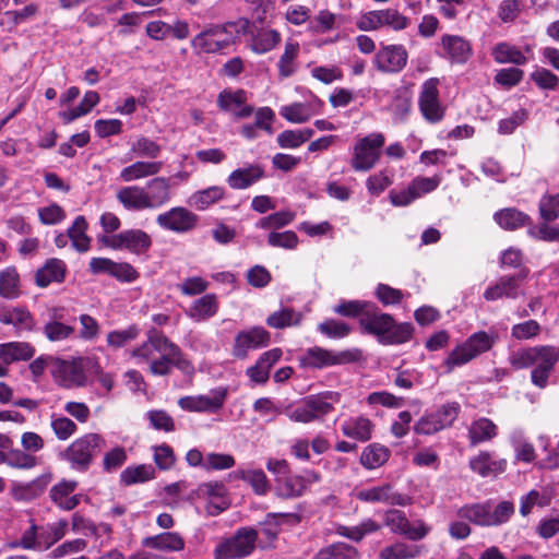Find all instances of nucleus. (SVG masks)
Masks as SVG:
<instances>
[{
  "label": "nucleus",
  "mask_w": 559,
  "mask_h": 559,
  "mask_svg": "<svg viewBox=\"0 0 559 559\" xmlns=\"http://www.w3.org/2000/svg\"><path fill=\"white\" fill-rule=\"evenodd\" d=\"M413 335V326L411 323H395L394 319L392 320V326L388 331L386 335L383 338V344H402L406 343L412 338Z\"/></svg>",
  "instance_id": "obj_58"
},
{
  "label": "nucleus",
  "mask_w": 559,
  "mask_h": 559,
  "mask_svg": "<svg viewBox=\"0 0 559 559\" xmlns=\"http://www.w3.org/2000/svg\"><path fill=\"white\" fill-rule=\"evenodd\" d=\"M258 533L250 527H242L228 539L221 542L214 549V559H241L255 548Z\"/></svg>",
  "instance_id": "obj_8"
},
{
  "label": "nucleus",
  "mask_w": 559,
  "mask_h": 559,
  "mask_svg": "<svg viewBox=\"0 0 559 559\" xmlns=\"http://www.w3.org/2000/svg\"><path fill=\"white\" fill-rule=\"evenodd\" d=\"M271 341L270 332L262 326H252L240 331L233 345V355L236 358L243 359L249 350L258 349L269 345Z\"/></svg>",
  "instance_id": "obj_13"
},
{
  "label": "nucleus",
  "mask_w": 559,
  "mask_h": 559,
  "mask_svg": "<svg viewBox=\"0 0 559 559\" xmlns=\"http://www.w3.org/2000/svg\"><path fill=\"white\" fill-rule=\"evenodd\" d=\"M374 425L365 416H356L346 419L342 424V432L345 437L366 442L371 439Z\"/></svg>",
  "instance_id": "obj_26"
},
{
  "label": "nucleus",
  "mask_w": 559,
  "mask_h": 559,
  "mask_svg": "<svg viewBox=\"0 0 559 559\" xmlns=\"http://www.w3.org/2000/svg\"><path fill=\"white\" fill-rule=\"evenodd\" d=\"M143 188L148 210L159 209L171 199L170 180L166 177L155 176Z\"/></svg>",
  "instance_id": "obj_21"
},
{
  "label": "nucleus",
  "mask_w": 559,
  "mask_h": 559,
  "mask_svg": "<svg viewBox=\"0 0 559 559\" xmlns=\"http://www.w3.org/2000/svg\"><path fill=\"white\" fill-rule=\"evenodd\" d=\"M457 516L479 526H491L490 502L463 506L457 510Z\"/></svg>",
  "instance_id": "obj_33"
},
{
  "label": "nucleus",
  "mask_w": 559,
  "mask_h": 559,
  "mask_svg": "<svg viewBox=\"0 0 559 559\" xmlns=\"http://www.w3.org/2000/svg\"><path fill=\"white\" fill-rule=\"evenodd\" d=\"M75 480H62L50 489V498L60 509L73 510L81 501V495H72L76 489Z\"/></svg>",
  "instance_id": "obj_23"
},
{
  "label": "nucleus",
  "mask_w": 559,
  "mask_h": 559,
  "mask_svg": "<svg viewBox=\"0 0 559 559\" xmlns=\"http://www.w3.org/2000/svg\"><path fill=\"white\" fill-rule=\"evenodd\" d=\"M392 316L379 311L376 305H373V307H369L367 311L364 312L359 319V323L367 333L378 336L379 341L382 343L390 326H392Z\"/></svg>",
  "instance_id": "obj_20"
},
{
  "label": "nucleus",
  "mask_w": 559,
  "mask_h": 559,
  "mask_svg": "<svg viewBox=\"0 0 559 559\" xmlns=\"http://www.w3.org/2000/svg\"><path fill=\"white\" fill-rule=\"evenodd\" d=\"M224 188L213 186L204 190L197 191L191 197V203L199 210H204L224 197Z\"/></svg>",
  "instance_id": "obj_52"
},
{
  "label": "nucleus",
  "mask_w": 559,
  "mask_h": 559,
  "mask_svg": "<svg viewBox=\"0 0 559 559\" xmlns=\"http://www.w3.org/2000/svg\"><path fill=\"white\" fill-rule=\"evenodd\" d=\"M358 29L372 32L383 27L382 10H373L362 13L356 22Z\"/></svg>",
  "instance_id": "obj_63"
},
{
  "label": "nucleus",
  "mask_w": 559,
  "mask_h": 559,
  "mask_svg": "<svg viewBox=\"0 0 559 559\" xmlns=\"http://www.w3.org/2000/svg\"><path fill=\"white\" fill-rule=\"evenodd\" d=\"M247 93L243 90H224L217 97V105L224 111L231 112L237 118H247L253 112V107L247 105Z\"/></svg>",
  "instance_id": "obj_18"
},
{
  "label": "nucleus",
  "mask_w": 559,
  "mask_h": 559,
  "mask_svg": "<svg viewBox=\"0 0 559 559\" xmlns=\"http://www.w3.org/2000/svg\"><path fill=\"white\" fill-rule=\"evenodd\" d=\"M52 374L56 382L64 388H79L86 383V374L80 360L58 361Z\"/></svg>",
  "instance_id": "obj_17"
},
{
  "label": "nucleus",
  "mask_w": 559,
  "mask_h": 559,
  "mask_svg": "<svg viewBox=\"0 0 559 559\" xmlns=\"http://www.w3.org/2000/svg\"><path fill=\"white\" fill-rule=\"evenodd\" d=\"M130 355L136 359L138 364H147L148 370L154 376H167L173 367L185 374H191L194 371L192 364L179 346L155 329L147 332L146 341L134 347Z\"/></svg>",
  "instance_id": "obj_1"
},
{
  "label": "nucleus",
  "mask_w": 559,
  "mask_h": 559,
  "mask_svg": "<svg viewBox=\"0 0 559 559\" xmlns=\"http://www.w3.org/2000/svg\"><path fill=\"white\" fill-rule=\"evenodd\" d=\"M267 243L271 247L294 250L297 248L299 239L293 230L271 231L267 236Z\"/></svg>",
  "instance_id": "obj_59"
},
{
  "label": "nucleus",
  "mask_w": 559,
  "mask_h": 559,
  "mask_svg": "<svg viewBox=\"0 0 559 559\" xmlns=\"http://www.w3.org/2000/svg\"><path fill=\"white\" fill-rule=\"evenodd\" d=\"M263 176V168L258 164H252L231 171L227 178V183L233 189L242 190L259 181Z\"/></svg>",
  "instance_id": "obj_28"
},
{
  "label": "nucleus",
  "mask_w": 559,
  "mask_h": 559,
  "mask_svg": "<svg viewBox=\"0 0 559 559\" xmlns=\"http://www.w3.org/2000/svg\"><path fill=\"white\" fill-rule=\"evenodd\" d=\"M356 498L365 502H382L391 506H406L408 497L393 491L388 484L371 488H365L356 493Z\"/></svg>",
  "instance_id": "obj_19"
},
{
  "label": "nucleus",
  "mask_w": 559,
  "mask_h": 559,
  "mask_svg": "<svg viewBox=\"0 0 559 559\" xmlns=\"http://www.w3.org/2000/svg\"><path fill=\"white\" fill-rule=\"evenodd\" d=\"M100 100V97L95 91H87L80 105L71 108L67 111H62L59 114L64 123H71L75 119L87 115Z\"/></svg>",
  "instance_id": "obj_39"
},
{
  "label": "nucleus",
  "mask_w": 559,
  "mask_h": 559,
  "mask_svg": "<svg viewBox=\"0 0 559 559\" xmlns=\"http://www.w3.org/2000/svg\"><path fill=\"white\" fill-rule=\"evenodd\" d=\"M50 426L59 440H68L76 432L75 423L61 415L53 414L51 416Z\"/></svg>",
  "instance_id": "obj_60"
},
{
  "label": "nucleus",
  "mask_w": 559,
  "mask_h": 559,
  "mask_svg": "<svg viewBox=\"0 0 559 559\" xmlns=\"http://www.w3.org/2000/svg\"><path fill=\"white\" fill-rule=\"evenodd\" d=\"M0 463H4L14 468H32L37 465L35 456L21 450H13L8 453L0 451Z\"/></svg>",
  "instance_id": "obj_51"
},
{
  "label": "nucleus",
  "mask_w": 559,
  "mask_h": 559,
  "mask_svg": "<svg viewBox=\"0 0 559 559\" xmlns=\"http://www.w3.org/2000/svg\"><path fill=\"white\" fill-rule=\"evenodd\" d=\"M471 468L483 477L504 471L506 461H492L487 452H481L469 461Z\"/></svg>",
  "instance_id": "obj_41"
},
{
  "label": "nucleus",
  "mask_w": 559,
  "mask_h": 559,
  "mask_svg": "<svg viewBox=\"0 0 559 559\" xmlns=\"http://www.w3.org/2000/svg\"><path fill=\"white\" fill-rule=\"evenodd\" d=\"M159 227L182 234L192 230L198 224V216L182 206L171 207L156 217Z\"/></svg>",
  "instance_id": "obj_12"
},
{
  "label": "nucleus",
  "mask_w": 559,
  "mask_h": 559,
  "mask_svg": "<svg viewBox=\"0 0 559 559\" xmlns=\"http://www.w3.org/2000/svg\"><path fill=\"white\" fill-rule=\"evenodd\" d=\"M384 143L385 138L379 132L359 138L353 146L352 168L360 173L372 169L381 157Z\"/></svg>",
  "instance_id": "obj_6"
},
{
  "label": "nucleus",
  "mask_w": 559,
  "mask_h": 559,
  "mask_svg": "<svg viewBox=\"0 0 559 559\" xmlns=\"http://www.w3.org/2000/svg\"><path fill=\"white\" fill-rule=\"evenodd\" d=\"M0 296L7 299L20 296V276L14 267L0 271Z\"/></svg>",
  "instance_id": "obj_46"
},
{
  "label": "nucleus",
  "mask_w": 559,
  "mask_h": 559,
  "mask_svg": "<svg viewBox=\"0 0 559 559\" xmlns=\"http://www.w3.org/2000/svg\"><path fill=\"white\" fill-rule=\"evenodd\" d=\"M439 80L431 78L426 80L419 92L418 107L424 119L430 123L440 122L445 114L439 95Z\"/></svg>",
  "instance_id": "obj_10"
},
{
  "label": "nucleus",
  "mask_w": 559,
  "mask_h": 559,
  "mask_svg": "<svg viewBox=\"0 0 559 559\" xmlns=\"http://www.w3.org/2000/svg\"><path fill=\"white\" fill-rule=\"evenodd\" d=\"M155 471L151 465H138L135 467H127L120 475V479L126 485L144 483L154 478Z\"/></svg>",
  "instance_id": "obj_55"
},
{
  "label": "nucleus",
  "mask_w": 559,
  "mask_h": 559,
  "mask_svg": "<svg viewBox=\"0 0 559 559\" xmlns=\"http://www.w3.org/2000/svg\"><path fill=\"white\" fill-rule=\"evenodd\" d=\"M44 334L51 342H59L71 337L74 334V328L57 320V317L44 325Z\"/></svg>",
  "instance_id": "obj_56"
},
{
  "label": "nucleus",
  "mask_w": 559,
  "mask_h": 559,
  "mask_svg": "<svg viewBox=\"0 0 559 559\" xmlns=\"http://www.w3.org/2000/svg\"><path fill=\"white\" fill-rule=\"evenodd\" d=\"M35 354L34 347L26 342H9L0 344V360L8 366L16 361L31 359Z\"/></svg>",
  "instance_id": "obj_31"
},
{
  "label": "nucleus",
  "mask_w": 559,
  "mask_h": 559,
  "mask_svg": "<svg viewBox=\"0 0 559 559\" xmlns=\"http://www.w3.org/2000/svg\"><path fill=\"white\" fill-rule=\"evenodd\" d=\"M492 56L498 63L525 64L527 59L520 49L508 43H500L492 49Z\"/></svg>",
  "instance_id": "obj_47"
},
{
  "label": "nucleus",
  "mask_w": 559,
  "mask_h": 559,
  "mask_svg": "<svg viewBox=\"0 0 559 559\" xmlns=\"http://www.w3.org/2000/svg\"><path fill=\"white\" fill-rule=\"evenodd\" d=\"M312 129L286 130L277 135V143L283 148H296L313 135Z\"/></svg>",
  "instance_id": "obj_50"
},
{
  "label": "nucleus",
  "mask_w": 559,
  "mask_h": 559,
  "mask_svg": "<svg viewBox=\"0 0 559 559\" xmlns=\"http://www.w3.org/2000/svg\"><path fill=\"white\" fill-rule=\"evenodd\" d=\"M152 427L156 430H163L165 432H171L175 430V421L173 417L165 411L153 409L146 413Z\"/></svg>",
  "instance_id": "obj_62"
},
{
  "label": "nucleus",
  "mask_w": 559,
  "mask_h": 559,
  "mask_svg": "<svg viewBox=\"0 0 559 559\" xmlns=\"http://www.w3.org/2000/svg\"><path fill=\"white\" fill-rule=\"evenodd\" d=\"M300 51V45L292 39L285 43L284 52L282 53L277 69L278 73L283 78L293 75L297 69L296 60Z\"/></svg>",
  "instance_id": "obj_37"
},
{
  "label": "nucleus",
  "mask_w": 559,
  "mask_h": 559,
  "mask_svg": "<svg viewBox=\"0 0 559 559\" xmlns=\"http://www.w3.org/2000/svg\"><path fill=\"white\" fill-rule=\"evenodd\" d=\"M498 433L497 425L485 417L474 420L468 428V438L472 444L489 441Z\"/></svg>",
  "instance_id": "obj_34"
},
{
  "label": "nucleus",
  "mask_w": 559,
  "mask_h": 559,
  "mask_svg": "<svg viewBox=\"0 0 559 559\" xmlns=\"http://www.w3.org/2000/svg\"><path fill=\"white\" fill-rule=\"evenodd\" d=\"M390 457V450L382 444L367 445L360 455V463L367 469H374L383 465Z\"/></svg>",
  "instance_id": "obj_38"
},
{
  "label": "nucleus",
  "mask_w": 559,
  "mask_h": 559,
  "mask_svg": "<svg viewBox=\"0 0 559 559\" xmlns=\"http://www.w3.org/2000/svg\"><path fill=\"white\" fill-rule=\"evenodd\" d=\"M408 60V52L403 45H384L374 55L373 63L385 73L402 71Z\"/></svg>",
  "instance_id": "obj_16"
},
{
  "label": "nucleus",
  "mask_w": 559,
  "mask_h": 559,
  "mask_svg": "<svg viewBox=\"0 0 559 559\" xmlns=\"http://www.w3.org/2000/svg\"><path fill=\"white\" fill-rule=\"evenodd\" d=\"M106 442L98 433H86L75 439L64 451V457L72 467L86 471L93 459L105 448Z\"/></svg>",
  "instance_id": "obj_5"
},
{
  "label": "nucleus",
  "mask_w": 559,
  "mask_h": 559,
  "mask_svg": "<svg viewBox=\"0 0 559 559\" xmlns=\"http://www.w3.org/2000/svg\"><path fill=\"white\" fill-rule=\"evenodd\" d=\"M496 223L503 229L515 230L528 224L530 217L513 207H507L495 213Z\"/></svg>",
  "instance_id": "obj_35"
},
{
  "label": "nucleus",
  "mask_w": 559,
  "mask_h": 559,
  "mask_svg": "<svg viewBox=\"0 0 559 559\" xmlns=\"http://www.w3.org/2000/svg\"><path fill=\"white\" fill-rule=\"evenodd\" d=\"M163 166V162L159 160H136L122 168L119 177L123 182L155 177L162 170Z\"/></svg>",
  "instance_id": "obj_24"
},
{
  "label": "nucleus",
  "mask_w": 559,
  "mask_h": 559,
  "mask_svg": "<svg viewBox=\"0 0 559 559\" xmlns=\"http://www.w3.org/2000/svg\"><path fill=\"white\" fill-rule=\"evenodd\" d=\"M340 393L332 391L310 395L295 405L287 406L284 412L292 421L308 424L329 414L334 404L340 402Z\"/></svg>",
  "instance_id": "obj_3"
},
{
  "label": "nucleus",
  "mask_w": 559,
  "mask_h": 559,
  "mask_svg": "<svg viewBox=\"0 0 559 559\" xmlns=\"http://www.w3.org/2000/svg\"><path fill=\"white\" fill-rule=\"evenodd\" d=\"M185 539L178 532H165L142 539V546L167 552H178L185 548Z\"/></svg>",
  "instance_id": "obj_22"
},
{
  "label": "nucleus",
  "mask_w": 559,
  "mask_h": 559,
  "mask_svg": "<svg viewBox=\"0 0 559 559\" xmlns=\"http://www.w3.org/2000/svg\"><path fill=\"white\" fill-rule=\"evenodd\" d=\"M218 299L215 294H206L192 301L186 314L194 322H204L218 311Z\"/></svg>",
  "instance_id": "obj_25"
},
{
  "label": "nucleus",
  "mask_w": 559,
  "mask_h": 559,
  "mask_svg": "<svg viewBox=\"0 0 559 559\" xmlns=\"http://www.w3.org/2000/svg\"><path fill=\"white\" fill-rule=\"evenodd\" d=\"M527 277V271L523 270L516 275L501 276L495 284L487 287L484 298L493 301L500 298L515 299L523 294L522 283Z\"/></svg>",
  "instance_id": "obj_14"
},
{
  "label": "nucleus",
  "mask_w": 559,
  "mask_h": 559,
  "mask_svg": "<svg viewBox=\"0 0 559 559\" xmlns=\"http://www.w3.org/2000/svg\"><path fill=\"white\" fill-rule=\"evenodd\" d=\"M277 490L282 497H299L306 490V478L304 476H289L276 479Z\"/></svg>",
  "instance_id": "obj_49"
},
{
  "label": "nucleus",
  "mask_w": 559,
  "mask_h": 559,
  "mask_svg": "<svg viewBox=\"0 0 559 559\" xmlns=\"http://www.w3.org/2000/svg\"><path fill=\"white\" fill-rule=\"evenodd\" d=\"M116 198L127 211L148 210L145 201L144 188L141 186L121 187Z\"/></svg>",
  "instance_id": "obj_30"
},
{
  "label": "nucleus",
  "mask_w": 559,
  "mask_h": 559,
  "mask_svg": "<svg viewBox=\"0 0 559 559\" xmlns=\"http://www.w3.org/2000/svg\"><path fill=\"white\" fill-rule=\"evenodd\" d=\"M227 396V389L218 388L206 395L185 396L178 405L188 412L215 413L222 408Z\"/></svg>",
  "instance_id": "obj_15"
},
{
  "label": "nucleus",
  "mask_w": 559,
  "mask_h": 559,
  "mask_svg": "<svg viewBox=\"0 0 559 559\" xmlns=\"http://www.w3.org/2000/svg\"><path fill=\"white\" fill-rule=\"evenodd\" d=\"M461 412V406L457 402H450L441 405L438 409L425 414L420 417L413 429L417 435H433L443 430L456 420Z\"/></svg>",
  "instance_id": "obj_9"
},
{
  "label": "nucleus",
  "mask_w": 559,
  "mask_h": 559,
  "mask_svg": "<svg viewBox=\"0 0 559 559\" xmlns=\"http://www.w3.org/2000/svg\"><path fill=\"white\" fill-rule=\"evenodd\" d=\"M233 476L249 483L257 495H265L270 489V484L265 473L262 469H238Z\"/></svg>",
  "instance_id": "obj_45"
},
{
  "label": "nucleus",
  "mask_w": 559,
  "mask_h": 559,
  "mask_svg": "<svg viewBox=\"0 0 559 559\" xmlns=\"http://www.w3.org/2000/svg\"><path fill=\"white\" fill-rule=\"evenodd\" d=\"M66 275V263L59 259H49L35 275L39 287H47L51 283H61Z\"/></svg>",
  "instance_id": "obj_32"
},
{
  "label": "nucleus",
  "mask_w": 559,
  "mask_h": 559,
  "mask_svg": "<svg viewBox=\"0 0 559 559\" xmlns=\"http://www.w3.org/2000/svg\"><path fill=\"white\" fill-rule=\"evenodd\" d=\"M72 531L76 534L84 536H95L100 538L103 535H109L111 530L108 524H94L90 519H86L80 513L72 515L71 522Z\"/></svg>",
  "instance_id": "obj_36"
},
{
  "label": "nucleus",
  "mask_w": 559,
  "mask_h": 559,
  "mask_svg": "<svg viewBox=\"0 0 559 559\" xmlns=\"http://www.w3.org/2000/svg\"><path fill=\"white\" fill-rule=\"evenodd\" d=\"M496 336L485 331L472 334L464 343L457 345L447 357L444 364L449 371L455 367L465 365L488 352L495 344Z\"/></svg>",
  "instance_id": "obj_4"
},
{
  "label": "nucleus",
  "mask_w": 559,
  "mask_h": 559,
  "mask_svg": "<svg viewBox=\"0 0 559 559\" xmlns=\"http://www.w3.org/2000/svg\"><path fill=\"white\" fill-rule=\"evenodd\" d=\"M301 320V312L286 307L271 313L266 318V324L273 329H285L299 325Z\"/></svg>",
  "instance_id": "obj_40"
},
{
  "label": "nucleus",
  "mask_w": 559,
  "mask_h": 559,
  "mask_svg": "<svg viewBox=\"0 0 559 559\" xmlns=\"http://www.w3.org/2000/svg\"><path fill=\"white\" fill-rule=\"evenodd\" d=\"M441 46L447 56L454 62L463 63L469 58L472 53L469 43L457 35L442 36Z\"/></svg>",
  "instance_id": "obj_29"
},
{
  "label": "nucleus",
  "mask_w": 559,
  "mask_h": 559,
  "mask_svg": "<svg viewBox=\"0 0 559 559\" xmlns=\"http://www.w3.org/2000/svg\"><path fill=\"white\" fill-rule=\"evenodd\" d=\"M281 34L272 28H261L252 38L251 49L257 53H265L281 43Z\"/></svg>",
  "instance_id": "obj_42"
},
{
  "label": "nucleus",
  "mask_w": 559,
  "mask_h": 559,
  "mask_svg": "<svg viewBox=\"0 0 559 559\" xmlns=\"http://www.w3.org/2000/svg\"><path fill=\"white\" fill-rule=\"evenodd\" d=\"M0 322L13 325L19 332L32 331L35 325L33 316L23 307L2 308L0 310Z\"/></svg>",
  "instance_id": "obj_27"
},
{
  "label": "nucleus",
  "mask_w": 559,
  "mask_h": 559,
  "mask_svg": "<svg viewBox=\"0 0 559 559\" xmlns=\"http://www.w3.org/2000/svg\"><path fill=\"white\" fill-rule=\"evenodd\" d=\"M97 240L105 247L126 250L136 255L146 253L152 246L150 235L142 229H127L116 235H98Z\"/></svg>",
  "instance_id": "obj_7"
},
{
  "label": "nucleus",
  "mask_w": 559,
  "mask_h": 559,
  "mask_svg": "<svg viewBox=\"0 0 559 559\" xmlns=\"http://www.w3.org/2000/svg\"><path fill=\"white\" fill-rule=\"evenodd\" d=\"M247 20L225 25H210L194 36L191 44L198 52L215 53L234 44L236 38L247 32Z\"/></svg>",
  "instance_id": "obj_2"
},
{
  "label": "nucleus",
  "mask_w": 559,
  "mask_h": 559,
  "mask_svg": "<svg viewBox=\"0 0 559 559\" xmlns=\"http://www.w3.org/2000/svg\"><path fill=\"white\" fill-rule=\"evenodd\" d=\"M369 307H373V304L361 300H344L334 308V312L343 317H361Z\"/></svg>",
  "instance_id": "obj_61"
},
{
  "label": "nucleus",
  "mask_w": 559,
  "mask_h": 559,
  "mask_svg": "<svg viewBox=\"0 0 559 559\" xmlns=\"http://www.w3.org/2000/svg\"><path fill=\"white\" fill-rule=\"evenodd\" d=\"M419 555V548L414 545H406L404 543H396L394 545L384 547L380 554V559H413Z\"/></svg>",
  "instance_id": "obj_53"
},
{
  "label": "nucleus",
  "mask_w": 559,
  "mask_h": 559,
  "mask_svg": "<svg viewBox=\"0 0 559 559\" xmlns=\"http://www.w3.org/2000/svg\"><path fill=\"white\" fill-rule=\"evenodd\" d=\"M318 330L330 338H343L350 332L348 324L333 319L321 322Z\"/></svg>",
  "instance_id": "obj_64"
},
{
  "label": "nucleus",
  "mask_w": 559,
  "mask_h": 559,
  "mask_svg": "<svg viewBox=\"0 0 559 559\" xmlns=\"http://www.w3.org/2000/svg\"><path fill=\"white\" fill-rule=\"evenodd\" d=\"M314 114L310 103H293L282 106L280 109V115L292 123H304Z\"/></svg>",
  "instance_id": "obj_43"
},
{
  "label": "nucleus",
  "mask_w": 559,
  "mask_h": 559,
  "mask_svg": "<svg viewBox=\"0 0 559 559\" xmlns=\"http://www.w3.org/2000/svg\"><path fill=\"white\" fill-rule=\"evenodd\" d=\"M86 229L87 223L84 216L75 217L72 226L68 229V237L79 252H86L90 249L91 238L86 235Z\"/></svg>",
  "instance_id": "obj_44"
},
{
  "label": "nucleus",
  "mask_w": 559,
  "mask_h": 559,
  "mask_svg": "<svg viewBox=\"0 0 559 559\" xmlns=\"http://www.w3.org/2000/svg\"><path fill=\"white\" fill-rule=\"evenodd\" d=\"M354 360L349 350L334 352L319 346L305 350L299 357L300 365L305 368L322 369Z\"/></svg>",
  "instance_id": "obj_11"
},
{
  "label": "nucleus",
  "mask_w": 559,
  "mask_h": 559,
  "mask_svg": "<svg viewBox=\"0 0 559 559\" xmlns=\"http://www.w3.org/2000/svg\"><path fill=\"white\" fill-rule=\"evenodd\" d=\"M380 528V524L371 519H367L356 526H340L337 533L354 542H360L366 535L377 532Z\"/></svg>",
  "instance_id": "obj_48"
},
{
  "label": "nucleus",
  "mask_w": 559,
  "mask_h": 559,
  "mask_svg": "<svg viewBox=\"0 0 559 559\" xmlns=\"http://www.w3.org/2000/svg\"><path fill=\"white\" fill-rule=\"evenodd\" d=\"M130 151L136 157L155 159L159 156L162 146L150 138L139 136L131 144Z\"/></svg>",
  "instance_id": "obj_54"
},
{
  "label": "nucleus",
  "mask_w": 559,
  "mask_h": 559,
  "mask_svg": "<svg viewBox=\"0 0 559 559\" xmlns=\"http://www.w3.org/2000/svg\"><path fill=\"white\" fill-rule=\"evenodd\" d=\"M140 334L136 325H130L124 330H115L107 334V344L112 348H120L134 341Z\"/></svg>",
  "instance_id": "obj_57"
}]
</instances>
